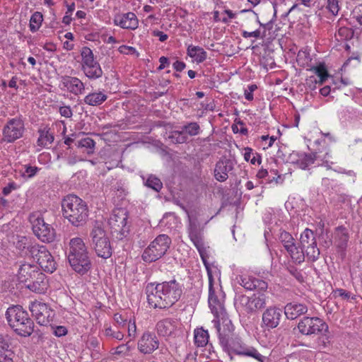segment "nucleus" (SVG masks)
<instances>
[{"mask_svg": "<svg viewBox=\"0 0 362 362\" xmlns=\"http://www.w3.org/2000/svg\"><path fill=\"white\" fill-rule=\"evenodd\" d=\"M63 216L74 226H81L88 218V208L86 203L74 194L66 196L62 201Z\"/></svg>", "mask_w": 362, "mask_h": 362, "instance_id": "1", "label": "nucleus"}, {"mask_svg": "<svg viewBox=\"0 0 362 362\" xmlns=\"http://www.w3.org/2000/svg\"><path fill=\"white\" fill-rule=\"evenodd\" d=\"M67 258L73 270L78 274L83 275L87 273L91 267L87 247L81 238L76 237L70 240Z\"/></svg>", "mask_w": 362, "mask_h": 362, "instance_id": "2", "label": "nucleus"}, {"mask_svg": "<svg viewBox=\"0 0 362 362\" xmlns=\"http://www.w3.org/2000/svg\"><path fill=\"white\" fill-rule=\"evenodd\" d=\"M7 321L19 335L30 336L33 331V322L28 313L20 305L9 307L6 313Z\"/></svg>", "mask_w": 362, "mask_h": 362, "instance_id": "3", "label": "nucleus"}, {"mask_svg": "<svg viewBox=\"0 0 362 362\" xmlns=\"http://www.w3.org/2000/svg\"><path fill=\"white\" fill-rule=\"evenodd\" d=\"M23 244V248L27 249L25 254L30 256L46 272L52 273L56 269V262L45 246L39 244H27L25 237H22L18 244Z\"/></svg>", "mask_w": 362, "mask_h": 362, "instance_id": "4", "label": "nucleus"}, {"mask_svg": "<svg viewBox=\"0 0 362 362\" xmlns=\"http://www.w3.org/2000/svg\"><path fill=\"white\" fill-rule=\"evenodd\" d=\"M222 349L229 355L233 354L240 356L251 357L259 362H264L266 359V357L262 356L255 348L246 344L236 334Z\"/></svg>", "mask_w": 362, "mask_h": 362, "instance_id": "5", "label": "nucleus"}, {"mask_svg": "<svg viewBox=\"0 0 362 362\" xmlns=\"http://www.w3.org/2000/svg\"><path fill=\"white\" fill-rule=\"evenodd\" d=\"M207 275L209 279V305L215 318L222 317L228 315L224 307L225 294L221 288L217 290L214 287V277L211 269H208Z\"/></svg>", "mask_w": 362, "mask_h": 362, "instance_id": "6", "label": "nucleus"}, {"mask_svg": "<svg viewBox=\"0 0 362 362\" xmlns=\"http://www.w3.org/2000/svg\"><path fill=\"white\" fill-rule=\"evenodd\" d=\"M234 303L237 310L247 314H252L266 305V298L264 294L255 293L250 297L238 295L235 298Z\"/></svg>", "mask_w": 362, "mask_h": 362, "instance_id": "7", "label": "nucleus"}, {"mask_svg": "<svg viewBox=\"0 0 362 362\" xmlns=\"http://www.w3.org/2000/svg\"><path fill=\"white\" fill-rule=\"evenodd\" d=\"M34 234L44 243H52L55 240L56 231L40 214H33L30 217Z\"/></svg>", "mask_w": 362, "mask_h": 362, "instance_id": "8", "label": "nucleus"}, {"mask_svg": "<svg viewBox=\"0 0 362 362\" xmlns=\"http://www.w3.org/2000/svg\"><path fill=\"white\" fill-rule=\"evenodd\" d=\"M160 309L170 308L180 298L182 290L180 284L175 280L165 281L162 284L160 291Z\"/></svg>", "mask_w": 362, "mask_h": 362, "instance_id": "9", "label": "nucleus"}, {"mask_svg": "<svg viewBox=\"0 0 362 362\" xmlns=\"http://www.w3.org/2000/svg\"><path fill=\"white\" fill-rule=\"evenodd\" d=\"M90 237L97 255L103 259L110 257L112 249L105 231L99 226H95L91 231Z\"/></svg>", "mask_w": 362, "mask_h": 362, "instance_id": "10", "label": "nucleus"}, {"mask_svg": "<svg viewBox=\"0 0 362 362\" xmlns=\"http://www.w3.org/2000/svg\"><path fill=\"white\" fill-rule=\"evenodd\" d=\"M81 55L82 57V70L85 75L90 79L101 77L103 70L99 63L95 59L93 51L89 47H83Z\"/></svg>", "mask_w": 362, "mask_h": 362, "instance_id": "11", "label": "nucleus"}, {"mask_svg": "<svg viewBox=\"0 0 362 362\" xmlns=\"http://www.w3.org/2000/svg\"><path fill=\"white\" fill-rule=\"evenodd\" d=\"M212 323L218 334L219 344L223 348L235 335V327L228 315L215 318L212 320Z\"/></svg>", "mask_w": 362, "mask_h": 362, "instance_id": "12", "label": "nucleus"}, {"mask_svg": "<svg viewBox=\"0 0 362 362\" xmlns=\"http://www.w3.org/2000/svg\"><path fill=\"white\" fill-rule=\"evenodd\" d=\"M298 331L304 335H313L328 330V325L317 317H303L298 324Z\"/></svg>", "mask_w": 362, "mask_h": 362, "instance_id": "13", "label": "nucleus"}, {"mask_svg": "<svg viewBox=\"0 0 362 362\" xmlns=\"http://www.w3.org/2000/svg\"><path fill=\"white\" fill-rule=\"evenodd\" d=\"M24 130L22 119L17 117L10 119L2 129V140L7 143H13L23 136Z\"/></svg>", "mask_w": 362, "mask_h": 362, "instance_id": "14", "label": "nucleus"}, {"mask_svg": "<svg viewBox=\"0 0 362 362\" xmlns=\"http://www.w3.org/2000/svg\"><path fill=\"white\" fill-rule=\"evenodd\" d=\"M241 12H247L250 14L249 19L250 21L255 25H259V28L253 31H247L245 30H241V35L245 39L254 38L252 40V42H255V40L261 39L264 40L267 35L266 30L269 29L271 26L270 23H262L259 20L258 15L255 13L252 9L242 10Z\"/></svg>", "mask_w": 362, "mask_h": 362, "instance_id": "15", "label": "nucleus"}, {"mask_svg": "<svg viewBox=\"0 0 362 362\" xmlns=\"http://www.w3.org/2000/svg\"><path fill=\"white\" fill-rule=\"evenodd\" d=\"M29 309L33 316L35 317L37 323L41 325H47L53 317L52 310L44 303L39 301L32 302Z\"/></svg>", "mask_w": 362, "mask_h": 362, "instance_id": "16", "label": "nucleus"}, {"mask_svg": "<svg viewBox=\"0 0 362 362\" xmlns=\"http://www.w3.org/2000/svg\"><path fill=\"white\" fill-rule=\"evenodd\" d=\"M61 85L74 95H82L85 92V85L77 77L64 76L61 78Z\"/></svg>", "mask_w": 362, "mask_h": 362, "instance_id": "17", "label": "nucleus"}, {"mask_svg": "<svg viewBox=\"0 0 362 362\" xmlns=\"http://www.w3.org/2000/svg\"><path fill=\"white\" fill-rule=\"evenodd\" d=\"M234 168L233 161L230 159L223 158L220 159L215 165L214 177L218 182H224L228 177V173Z\"/></svg>", "mask_w": 362, "mask_h": 362, "instance_id": "18", "label": "nucleus"}, {"mask_svg": "<svg viewBox=\"0 0 362 362\" xmlns=\"http://www.w3.org/2000/svg\"><path fill=\"white\" fill-rule=\"evenodd\" d=\"M113 22L115 25L123 29L134 30L138 27V19L132 12L115 15Z\"/></svg>", "mask_w": 362, "mask_h": 362, "instance_id": "19", "label": "nucleus"}, {"mask_svg": "<svg viewBox=\"0 0 362 362\" xmlns=\"http://www.w3.org/2000/svg\"><path fill=\"white\" fill-rule=\"evenodd\" d=\"M127 214L124 209L114 210L109 219V224L115 231L124 233L127 225Z\"/></svg>", "mask_w": 362, "mask_h": 362, "instance_id": "20", "label": "nucleus"}, {"mask_svg": "<svg viewBox=\"0 0 362 362\" xmlns=\"http://www.w3.org/2000/svg\"><path fill=\"white\" fill-rule=\"evenodd\" d=\"M237 281L246 290L257 289L265 291L267 288V283L266 281L252 276L241 275L237 277Z\"/></svg>", "mask_w": 362, "mask_h": 362, "instance_id": "21", "label": "nucleus"}, {"mask_svg": "<svg viewBox=\"0 0 362 362\" xmlns=\"http://www.w3.org/2000/svg\"><path fill=\"white\" fill-rule=\"evenodd\" d=\"M282 311L280 308L270 307L262 314V323L268 329L276 328L280 322Z\"/></svg>", "mask_w": 362, "mask_h": 362, "instance_id": "22", "label": "nucleus"}, {"mask_svg": "<svg viewBox=\"0 0 362 362\" xmlns=\"http://www.w3.org/2000/svg\"><path fill=\"white\" fill-rule=\"evenodd\" d=\"M41 272L37 266L33 264L23 263L22 264L18 271L17 276L20 282L27 284L30 281L35 279V276Z\"/></svg>", "mask_w": 362, "mask_h": 362, "instance_id": "23", "label": "nucleus"}, {"mask_svg": "<svg viewBox=\"0 0 362 362\" xmlns=\"http://www.w3.org/2000/svg\"><path fill=\"white\" fill-rule=\"evenodd\" d=\"M158 347L157 337L155 334L144 333L138 343L139 350L145 354H151Z\"/></svg>", "mask_w": 362, "mask_h": 362, "instance_id": "24", "label": "nucleus"}, {"mask_svg": "<svg viewBox=\"0 0 362 362\" xmlns=\"http://www.w3.org/2000/svg\"><path fill=\"white\" fill-rule=\"evenodd\" d=\"M25 286L33 292L44 293L48 288V280L47 276L40 272L35 279L27 283Z\"/></svg>", "mask_w": 362, "mask_h": 362, "instance_id": "25", "label": "nucleus"}, {"mask_svg": "<svg viewBox=\"0 0 362 362\" xmlns=\"http://www.w3.org/2000/svg\"><path fill=\"white\" fill-rule=\"evenodd\" d=\"M14 357L8 337L0 336V362H14Z\"/></svg>", "mask_w": 362, "mask_h": 362, "instance_id": "26", "label": "nucleus"}, {"mask_svg": "<svg viewBox=\"0 0 362 362\" xmlns=\"http://www.w3.org/2000/svg\"><path fill=\"white\" fill-rule=\"evenodd\" d=\"M306 305L298 303H288L284 308L286 317L289 320H295L308 312Z\"/></svg>", "mask_w": 362, "mask_h": 362, "instance_id": "27", "label": "nucleus"}, {"mask_svg": "<svg viewBox=\"0 0 362 362\" xmlns=\"http://www.w3.org/2000/svg\"><path fill=\"white\" fill-rule=\"evenodd\" d=\"M189 236L190 238V240L192 241L193 244L197 249L200 255V257L203 261V263L206 267V271L208 269H211L210 265L208 263L205 257L204 244L201 235L197 230H192L189 232Z\"/></svg>", "mask_w": 362, "mask_h": 362, "instance_id": "28", "label": "nucleus"}, {"mask_svg": "<svg viewBox=\"0 0 362 362\" xmlns=\"http://www.w3.org/2000/svg\"><path fill=\"white\" fill-rule=\"evenodd\" d=\"M349 233L344 226H339L336 228L334 240L337 247L341 251H344L349 241Z\"/></svg>", "mask_w": 362, "mask_h": 362, "instance_id": "29", "label": "nucleus"}, {"mask_svg": "<svg viewBox=\"0 0 362 362\" xmlns=\"http://www.w3.org/2000/svg\"><path fill=\"white\" fill-rule=\"evenodd\" d=\"M292 260L298 264H300L305 260L304 248L299 243L298 245L294 243L291 246L285 249Z\"/></svg>", "mask_w": 362, "mask_h": 362, "instance_id": "30", "label": "nucleus"}, {"mask_svg": "<svg viewBox=\"0 0 362 362\" xmlns=\"http://www.w3.org/2000/svg\"><path fill=\"white\" fill-rule=\"evenodd\" d=\"M187 54L198 64L203 62L207 58V53L202 47L192 45L187 47Z\"/></svg>", "mask_w": 362, "mask_h": 362, "instance_id": "31", "label": "nucleus"}, {"mask_svg": "<svg viewBox=\"0 0 362 362\" xmlns=\"http://www.w3.org/2000/svg\"><path fill=\"white\" fill-rule=\"evenodd\" d=\"M158 284L151 283V284H148L146 288L147 302H148V305L153 308H156L158 307Z\"/></svg>", "mask_w": 362, "mask_h": 362, "instance_id": "32", "label": "nucleus"}, {"mask_svg": "<svg viewBox=\"0 0 362 362\" xmlns=\"http://www.w3.org/2000/svg\"><path fill=\"white\" fill-rule=\"evenodd\" d=\"M39 137L37 141V146L40 147L39 151L43 148H48L54 141L53 134L47 128L40 129L38 131Z\"/></svg>", "mask_w": 362, "mask_h": 362, "instance_id": "33", "label": "nucleus"}, {"mask_svg": "<svg viewBox=\"0 0 362 362\" xmlns=\"http://www.w3.org/2000/svg\"><path fill=\"white\" fill-rule=\"evenodd\" d=\"M107 98L104 91H95L88 94L84 98V103L88 105L98 106L101 105Z\"/></svg>", "mask_w": 362, "mask_h": 362, "instance_id": "34", "label": "nucleus"}, {"mask_svg": "<svg viewBox=\"0 0 362 362\" xmlns=\"http://www.w3.org/2000/svg\"><path fill=\"white\" fill-rule=\"evenodd\" d=\"M158 245V239L156 238L154 240L148 245L144 250L142 258L146 262H152L157 260L158 250L157 246Z\"/></svg>", "mask_w": 362, "mask_h": 362, "instance_id": "35", "label": "nucleus"}, {"mask_svg": "<svg viewBox=\"0 0 362 362\" xmlns=\"http://www.w3.org/2000/svg\"><path fill=\"white\" fill-rule=\"evenodd\" d=\"M311 70L316 74L319 79L317 80L315 77L310 76L307 83H319L322 85L329 77L327 70L324 64H320L317 66H314Z\"/></svg>", "mask_w": 362, "mask_h": 362, "instance_id": "36", "label": "nucleus"}, {"mask_svg": "<svg viewBox=\"0 0 362 362\" xmlns=\"http://www.w3.org/2000/svg\"><path fill=\"white\" fill-rule=\"evenodd\" d=\"M163 136L170 144H183L188 139L183 130L165 132Z\"/></svg>", "mask_w": 362, "mask_h": 362, "instance_id": "37", "label": "nucleus"}, {"mask_svg": "<svg viewBox=\"0 0 362 362\" xmlns=\"http://www.w3.org/2000/svg\"><path fill=\"white\" fill-rule=\"evenodd\" d=\"M209 335L207 330L199 328L194 330V342L200 347L206 346L209 341Z\"/></svg>", "mask_w": 362, "mask_h": 362, "instance_id": "38", "label": "nucleus"}, {"mask_svg": "<svg viewBox=\"0 0 362 362\" xmlns=\"http://www.w3.org/2000/svg\"><path fill=\"white\" fill-rule=\"evenodd\" d=\"M175 327V321L171 319H165L160 322V335L170 336Z\"/></svg>", "mask_w": 362, "mask_h": 362, "instance_id": "39", "label": "nucleus"}, {"mask_svg": "<svg viewBox=\"0 0 362 362\" xmlns=\"http://www.w3.org/2000/svg\"><path fill=\"white\" fill-rule=\"evenodd\" d=\"M320 158V156H318L317 153L303 154V156L298 160L297 163L301 169H305L309 165L313 164L315 160Z\"/></svg>", "mask_w": 362, "mask_h": 362, "instance_id": "40", "label": "nucleus"}, {"mask_svg": "<svg viewBox=\"0 0 362 362\" xmlns=\"http://www.w3.org/2000/svg\"><path fill=\"white\" fill-rule=\"evenodd\" d=\"M43 21V16L39 11L33 13L30 17L29 23L30 30L34 33L37 32L41 27Z\"/></svg>", "mask_w": 362, "mask_h": 362, "instance_id": "41", "label": "nucleus"}, {"mask_svg": "<svg viewBox=\"0 0 362 362\" xmlns=\"http://www.w3.org/2000/svg\"><path fill=\"white\" fill-rule=\"evenodd\" d=\"M305 256L310 262H315L319 258L320 250L317 247V242L310 243L304 250Z\"/></svg>", "mask_w": 362, "mask_h": 362, "instance_id": "42", "label": "nucleus"}, {"mask_svg": "<svg viewBox=\"0 0 362 362\" xmlns=\"http://www.w3.org/2000/svg\"><path fill=\"white\" fill-rule=\"evenodd\" d=\"M313 242H316L314 232L311 229L305 228L300 236V245L305 248L306 244L309 245Z\"/></svg>", "mask_w": 362, "mask_h": 362, "instance_id": "43", "label": "nucleus"}, {"mask_svg": "<svg viewBox=\"0 0 362 362\" xmlns=\"http://www.w3.org/2000/svg\"><path fill=\"white\" fill-rule=\"evenodd\" d=\"M78 148H85L87 149V153L92 154L94 152L95 142L89 137H86L77 142L76 144Z\"/></svg>", "mask_w": 362, "mask_h": 362, "instance_id": "44", "label": "nucleus"}, {"mask_svg": "<svg viewBox=\"0 0 362 362\" xmlns=\"http://www.w3.org/2000/svg\"><path fill=\"white\" fill-rule=\"evenodd\" d=\"M279 240L283 245L284 249H286L288 247L296 243L292 235L286 230H280Z\"/></svg>", "mask_w": 362, "mask_h": 362, "instance_id": "45", "label": "nucleus"}, {"mask_svg": "<svg viewBox=\"0 0 362 362\" xmlns=\"http://www.w3.org/2000/svg\"><path fill=\"white\" fill-rule=\"evenodd\" d=\"M354 36V31L351 28L341 27L338 30L336 37L338 41H344L350 40Z\"/></svg>", "mask_w": 362, "mask_h": 362, "instance_id": "46", "label": "nucleus"}, {"mask_svg": "<svg viewBox=\"0 0 362 362\" xmlns=\"http://www.w3.org/2000/svg\"><path fill=\"white\" fill-rule=\"evenodd\" d=\"M141 178L145 186L153 189L156 192H158V178L156 175H148L147 177L142 175Z\"/></svg>", "mask_w": 362, "mask_h": 362, "instance_id": "47", "label": "nucleus"}, {"mask_svg": "<svg viewBox=\"0 0 362 362\" xmlns=\"http://www.w3.org/2000/svg\"><path fill=\"white\" fill-rule=\"evenodd\" d=\"M185 133L189 136H196L199 134L200 127L197 122H189L182 128Z\"/></svg>", "mask_w": 362, "mask_h": 362, "instance_id": "48", "label": "nucleus"}, {"mask_svg": "<svg viewBox=\"0 0 362 362\" xmlns=\"http://www.w3.org/2000/svg\"><path fill=\"white\" fill-rule=\"evenodd\" d=\"M170 245L171 239L168 235H160V255H165L170 248Z\"/></svg>", "mask_w": 362, "mask_h": 362, "instance_id": "49", "label": "nucleus"}, {"mask_svg": "<svg viewBox=\"0 0 362 362\" xmlns=\"http://www.w3.org/2000/svg\"><path fill=\"white\" fill-rule=\"evenodd\" d=\"M341 0H327L326 1V8L330 12L333 16H337L340 10V3Z\"/></svg>", "mask_w": 362, "mask_h": 362, "instance_id": "50", "label": "nucleus"}, {"mask_svg": "<svg viewBox=\"0 0 362 362\" xmlns=\"http://www.w3.org/2000/svg\"><path fill=\"white\" fill-rule=\"evenodd\" d=\"M129 351V346H128L127 344H120L118 346H117L116 348L112 349L110 352L112 355L124 356L127 355Z\"/></svg>", "mask_w": 362, "mask_h": 362, "instance_id": "51", "label": "nucleus"}, {"mask_svg": "<svg viewBox=\"0 0 362 362\" xmlns=\"http://www.w3.org/2000/svg\"><path fill=\"white\" fill-rule=\"evenodd\" d=\"M105 334L107 337H112L119 341L124 338V334L122 332L114 331L111 327H108L105 329Z\"/></svg>", "mask_w": 362, "mask_h": 362, "instance_id": "52", "label": "nucleus"}, {"mask_svg": "<svg viewBox=\"0 0 362 362\" xmlns=\"http://www.w3.org/2000/svg\"><path fill=\"white\" fill-rule=\"evenodd\" d=\"M288 272L299 282L304 281V277L300 270L293 266L288 267Z\"/></svg>", "mask_w": 362, "mask_h": 362, "instance_id": "53", "label": "nucleus"}, {"mask_svg": "<svg viewBox=\"0 0 362 362\" xmlns=\"http://www.w3.org/2000/svg\"><path fill=\"white\" fill-rule=\"evenodd\" d=\"M256 176L259 179L266 178L268 176L269 177H268L267 180L269 182H272L275 181L276 183H278V180L281 178L280 175H278L277 177H273L272 178H270V177L269 176V173H268L267 170H266V169L259 170L257 172Z\"/></svg>", "mask_w": 362, "mask_h": 362, "instance_id": "54", "label": "nucleus"}, {"mask_svg": "<svg viewBox=\"0 0 362 362\" xmlns=\"http://www.w3.org/2000/svg\"><path fill=\"white\" fill-rule=\"evenodd\" d=\"M127 332H128V337L129 338V341L133 340L136 337V326L135 321L129 320L127 323Z\"/></svg>", "mask_w": 362, "mask_h": 362, "instance_id": "55", "label": "nucleus"}, {"mask_svg": "<svg viewBox=\"0 0 362 362\" xmlns=\"http://www.w3.org/2000/svg\"><path fill=\"white\" fill-rule=\"evenodd\" d=\"M352 15L356 21L362 25V4L355 6L352 11Z\"/></svg>", "mask_w": 362, "mask_h": 362, "instance_id": "56", "label": "nucleus"}, {"mask_svg": "<svg viewBox=\"0 0 362 362\" xmlns=\"http://www.w3.org/2000/svg\"><path fill=\"white\" fill-rule=\"evenodd\" d=\"M257 88V85L250 84L247 86V88L245 90L244 95L246 100L251 101L253 100V92Z\"/></svg>", "mask_w": 362, "mask_h": 362, "instance_id": "57", "label": "nucleus"}, {"mask_svg": "<svg viewBox=\"0 0 362 362\" xmlns=\"http://www.w3.org/2000/svg\"><path fill=\"white\" fill-rule=\"evenodd\" d=\"M222 15H223V16L221 18V21L224 23H228L230 20L235 18L236 16L235 13L230 9L224 10Z\"/></svg>", "mask_w": 362, "mask_h": 362, "instance_id": "58", "label": "nucleus"}, {"mask_svg": "<svg viewBox=\"0 0 362 362\" xmlns=\"http://www.w3.org/2000/svg\"><path fill=\"white\" fill-rule=\"evenodd\" d=\"M39 168L35 166L26 165L25 167V171L23 173L24 176H27L28 177H32L36 175L38 172Z\"/></svg>", "mask_w": 362, "mask_h": 362, "instance_id": "59", "label": "nucleus"}, {"mask_svg": "<svg viewBox=\"0 0 362 362\" xmlns=\"http://www.w3.org/2000/svg\"><path fill=\"white\" fill-rule=\"evenodd\" d=\"M310 60V54L306 51L300 50L297 54V61L298 62L308 63Z\"/></svg>", "mask_w": 362, "mask_h": 362, "instance_id": "60", "label": "nucleus"}, {"mask_svg": "<svg viewBox=\"0 0 362 362\" xmlns=\"http://www.w3.org/2000/svg\"><path fill=\"white\" fill-rule=\"evenodd\" d=\"M114 320L118 325L119 328H122L127 325V319L124 318L121 314H115Z\"/></svg>", "mask_w": 362, "mask_h": 362, "instance_id": "61", "label": "nucleus"}, {"mask_svg": "<svg viewBox=\"0 0 362 362\" xmlns=\"http://www.w3.org/2000/svg\"><path fill=\"white\" fill-rule=\"evenodd\" d=\"M59 113L62 116L69 118L72 116V111L70 107L63 106L59 108Z\"/></svg>", "mask_w": 362, "mask_h": 362, "instance_id": "62", "label": "nucleus"}, {"mask_svg": "<svg viewBox=\"0 0 362 362\" xmlns=\"http://www.w3.org/2000/svg\"><path fill=\"white\" fill-rule=\"evenodd\" d=\"M54 334L57 337H63L67 334V329L64 326H57L54 329Z\"/></svg>", "mask_w": 362, "mask_h": 362, "instance_id": "63", "label": "nucleus"}, {"mask_svg": "<svg viewBox=\"0 0 362 362\" xmlns=\"http://www.w3.org/2000/svg\"><path fill=\"white\" fill-rule=\"evenodd\" d=\"M244 151V159L247 162L250 161L252 155H254L253 150L250 147H245Z\"/></svg>", "mask_w": 362, "mask_h": 362, "instance_id": "64", "label": "nucleus"}]
</instances>
